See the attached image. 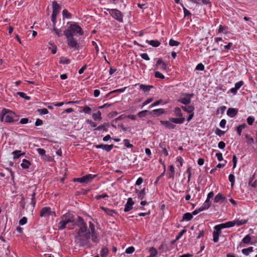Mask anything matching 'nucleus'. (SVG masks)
<instances>
[{
	"label": "nucleus",
	"instance_id": "1",
	"mask_svg": "<svg viewBox=\"0 0 257 257\" xmlns=\"http://www.w3.org/2000/svg\"><path fill=\"white\" fill-rule=\"evenodd\" d=\"M75 224L79 227V229L75 230V243L79 246L91 247L92 245L90 241V233L96 232L94 225L89 222V228L88 230L86 223L80 216L77 217Z\"/></svg>",
	"mask_w": 257,
	"mask_h": 257
},
{
	"label": "nucleus",
	"instance_id": "2",
	"mask_svg": "<svg viewBox=\"0 0 257 257\" xmlns=\"http://www.w3.org/2000/svg\"><path fill=\"white\" fill-rule=\"evenodd\" d=\"M84 32L81 27L76 23L71 24L64 32V35L72 36V37L76 34L82 36Z\"/></svg>",
	"mask_w": 257,
	"mask_h": 257
},
{
	"label": "nucleus",
	"instance_id": "3",
	"mask_svg": "<svg viewBox=\"0 0 257 257\" xmlns=\"http://www.w3.org/2000/svg\"><path fill=\"white\" fill-rule=\"evenodd\" d=\"M14 113L10 110L3 108L1 112V121H5L6 122H12L14 121L13 118V114Z\"/></svg>",
	"mask_w": 257,
	"mask_h": 257
},
{
	"label": "nucleus",
	"instance_id": "4",
	"mask_svg": "<svg viewBox=\"0 0 257 257\" xmlns=\"http://www.w3.org/2000/svg\"><path fill=\"white\" fill-rule=\"evenodd\" d=\"M107 11H108L111 16L120 23L123 22V14L122 13L118 10L117 9H106Z\"/></svg>",
	"mask_w": 257,
	"mask_h": 257
},
{
	"label": "nucleus",
	"instance_id": "5",
	"mask_svg": "<svg viewBox=\"0 0 257 257\" xmlns=\"http://www.w3.org/2000/svg\"><path fill=\"white\" fill-rule=\"evenodd\" d=\"M67 39V44L69 47L74 48V49H78L79 48V43L72 36L68 35H65Z\"/></svg>",
	"mask_w": 257,
	"mask_h": 257
},
{
	"label": "nucleus",
	"instance_id": "6",
	"mask_svg": "<svg viewBox=\"0 0 257 257\" xmlns=\"http://www.w3.org/2000/svg\"><path fill=\"white\" fill-rule=\"evenodd\" d=\"M61 218L64 219L67 223H74V225H76L75 223L76 219H75L74 216L70 213H66L63 214L61 216Z\"/></svg>",
	"mask_w": 257,
	"mask_h": 257
},
{
	"label": "nucleus",
	"instance_id": "7",
	"mask_svg": "<svg viewBox=\"0 0 257 257\" xmlns=\"http://www.w3.org/2000/svg\"><path fill=\"white\" fill-rule=\"evenodd\" d=\"M233 226H234V223H233L231 221H228L224 223L216 225L214 226V228L218 231H221L222 229L233 227Z\"/></svg>",
	"mask_w": 257,
	"mask_h": 257
},
{
	"label": "nucleus",
	"instance_id": "8",
	"mask_svg": "<svg viewBox=\"0 0 257 257\" xmlns=\"http://www.w3.org/2000/svg\"><path fill=\"white\" fill-rule=\"evenodd\" d=\"M94 147L97 149H102L107 152H109L113 148V145L111 144L110 145H108L100 144V145H94Z\"/></svg>",
	"mask_w": 257,
	"mask_h": 257
},
{
	"label": "nucleus",
	"instance_id": "9",
	"mask_svg": "<svg viewBox=\"0 0 257 257\" xmlns=\"http://www.w3.org/2000/svg\"><path fill=\"white\" fill-rule=\"evenodd\" d=\"M134 204V201L132 198H129L127 199V202L125 205L124 211L128 212L133 209V206Z\"/></svg>",
	"mask_w": 257,
	"mask_h": 257
},
{
	"label": "nucleus",
	"instance_id": "10",
	"mask_svg": "<svg viewBox=\"0 0 257 257\" xmlns=\"http://www.w3.org/2000/svg\"><path fill=\"white\" fill-rule=\"evenodd\" d=\"M165 109L163 108H159L154 109L150 112V114L154 117H156L161 115L165 113Z\"/></svg>",
	"mask_w": 257,
	"mask_h": 257
},
{
	"label": "nucleus",
	"instance_id": "11",
	"mask_svg": "<svg viewBox=\"0 0 257 257\" xmlns=\"http://www.w3.org/2000/svg\"><path fill=\"white\" fill-rule=\"evenodd\" d=\"M213 195H214V193L213 191H211L208 194L207 198L206 201H205L204 203L203 204L206 206V207H205V208H209V207L210 206L211 202L210 201V198L213 197Z\"/></svg>",
	"mask_w": 257,
	"mask_h": 257
},
{
	"label": "nucleus",
	"instance_id": "12",
	"mask_svg": "<svg viewBox=\"0 0 257 257\" xmlns=\"http://www.w3.org/2000/svg\"><path fill=\"white\" fill-rule=\"evenodd\" d=\"M238 112V109L234 108H229L227 111V114L230 117L235 116Z\"/></svg>",
	"mask_w": 257,
	"mask_h": 257
},
{
	"label": "nucleus",
	"instance_id": "13",
	"mask_svg": "<svg viewBox=\"0 0 257 257\" xmlns=\"http://www.w3.org/2000/svg\"><path fill=\"white\" fill-rule=\"evenodd\" d=\"M160 65V69L162 70H166L167 68V64L163 61L162 59H159L156 63V66Z\"/></svg>",
	"mask_w": 257,
	"mask_h": 257
},
{
	"label": "nucleus",
	"instance_id": "14",
	"mask_svg": "<svg viewBox=\"0 0 257 257\" xmlns=\"http://www.w3.org/2000/svg\"><path fill=\"white\" fill-rule=\"evenodd\" d=\"M226 200V198L224 197L222 194L218 193L217 194L214 199V202L215 203H218L219 202H224Z\"/></svg>",
	"mask_w": 257,
	"mask_h": 257
},
{
	"label": "nucleus",
	"instance_id": "15",
	"mask_svg": "<svg viewBox=\"0 0 257 257\" xmlns=\"http://www.w3.org/2000/svg\"><path fill=\"white\" fill-rule=\"evenodd\" d=\"M185 118L183 117H180L179 118H170L169 120L171 122L175 123L177 124H182L185 121Z\"/></svg>",
	"mask_w": 257,
	"mask_h": 257
},
{
	"label": "nucleus",
	"instance_id": "16",
	"mask_svg": "<svg viewBox=\"0 0 257 257\" xmlns=\"http://www.w3.org/2000/svg\"><path fill=\"white\" fill-rule=\"evenodd\" d=\"M160 122L161 124L164 125L166 127L170 129H173L176 126V125L174 124L171 123L170 121L161 120Z\"/></svg>",
	"mask_w": 257,
	"mask_h": 257
},
{
	"label": "nucleus",
	"instance_id": "17",
	"mask_svg": "<svg viewBox=\"0 0 257 257\" xmlns=\"http://www.w3.org/2000/svg\"><path fill=\"white\" fill-rule=\"evenodd\" d=\"M50 208L49 207H43L40 212V216L41 217L49 216Z\"/></svg>",
	"mask_w": 257,
	"mask_h": 257
},
{
	"label": "nucleus",
	"instance_id": "18",
	"mask_svg": "<svg viewBox=\"0 0 257 257\" xmlns=\"http://www.w3.org/2000/svg\"><path fill=\"white\" fill-rule=\"evenodd\" d=\"M158 249L161 252H166L169 250V249L166 243H163V242H162L161 243V244L159 247Z\"/></svg>",
	"mask_w": 257,
	"mask_h": 257
},
{
	"label": "nucleus",
	"instance_id": "19",
	"mask_svg": "<svg viewBox=\"0 0 257 257\" xmlns=\"http://www.w3.org/2000/svg\"><path fill=\"white\" fill-rule=\"evenodd\" d=\"M97 176L96 175L88 174L84 176L86 183L90 182L95 177Z\"/></svg>",
	"mask_w": 257,
	"mask_h": 257
},
{
	"label": "nucleus",
	"instance_id": "20",
	"mask_svg": "<svg viewBox=\"0 0 257 257\" xmlns=\"http://www.w3.org/2000/svg\"><path fill=\"white\" fill-rule=\"evenodd\" d=\"M140 88L144 92H149L151 88H153V86L152 85H146L144 84H140Z\"/></svg>",
	"mask_w": 257,
	"mask_h": 257
},
{
	"label": "nucleus",
	"instance_id": "21",
	"mask_svg": "<svg viewBox=\"0 0 257 257\" xmlns=\"http://www.w3.org/2000/svg\"><path fill=\"white\" fill-rule=\"evenodd\" d=\"M68 224L64 219L60 221L57 224V227L59 230H63L66 228V224Z\"/></svg>",
	"mask_w": 257,
	"mask_h": 257
},
{
	"label": "nucleus",
	"instance_id": "22",
	"mask_svg": "<svg viewBox=\"0 0 257 257\" xmlns=\"http://www.w3.org/2000/svg\"><path fill=\"white\" fill-rule=\"evenodd\" d=\"M193 218L192 214L190 213H186L183 215L182 221H183L184 220L189 221H190Z\"/></svg>",
	"mask_w": 257,
	"mask_h": 257
},
{
	"label": "nucleus",
	"instance_id": "23",
	"mask_svg": "<svg viewBox=\"0 0 257 257\" xmlns=\"http://www.w3.org/2000/svg\"><path fill=\"white\" fill-rule=\"evenodd\" d=\"M30 165H31V163L29 161H28L26 159H24L23 160L22 164H21V166L23 169H26L29 168Z\"/></svg>",
	"mask_w": 257,
	"mask_h": 257
},
{
	"label": "nucleus",
	"instance_id": "24",
	"mask_svg": "<svg viewBox=\"0 0 257 257\" xmlns=\"http://www.w3.org/2000/svg\"><path fill=\"white\" fill-rule=\"evenodd\" d=\"M136 192L138 193V197L139 199L142 200L145 198L146 195L145 189H143L141 191L136 190Z\"/></svg>",
	"mask_w": 257,
	"mask_h": 257
},
{
	"label": "nucleus",
	"instance_id": "25",
	"mask_svg": "<svg viewBox=\"0 0 257 257\" xmlns=\"http://www.w3.org/2000/svg\"><path fill=\"white\" fill-rule=\"evenodd\" d=\"M221 233V231H218L217 230H215L213 232V240L214 242H217L219 240V236Z\"/></svg>",
	"mask_w": 257,
	"mask_h": 257
},
{
	"label": "nucleus",
	"instance_id": "26",
	"mask_svg": "<svg viewBox=\"0 0 257 257\" xmlns=\"http://www.w3.org/2000/svg\"><path fill=\"white\" fill-rule=\"evenodd\" d=\"M178 101L179 102H180L181 103H182L184 104H185V105L190 104V102H191V100H190V98L187 97V96H185V97H183V98H180Z\"/></svg>",
	"mask_w": 257,
	"mask_h": 257
},
{
	"label": "nucleus",
	"instance_id": "27",
	"mask_svg": "<svg viewBox=\"0 0 257 257\" xmlns=\"http://www.w3.org/2000/svg\"><path fill=\"white\" fill-rule=\"evenodd\" d=\"M181 108L183 110L188 113H191L193 112V110H194V107L193 105H189L187 106H182Z\"/></svg>",
	"mask_w": 257,
	"mask_h": 257
},
{
	"label": "nucleus",
	"instance_id": "28",
	"mask_svg": "<svg viewBox=\"0 0 257 257\" xmlns=\"http://www.w3.org/2000/svg\"><path fill=\"white\" fill-rule=\"evenodd\" d=\"M150 256L151 257H156L158 254L157 250L154 247H151L149 248Z\"/></svg>",
	"mask_w": 257,
	"mask_h": 257
},
{
	"label": "nucleus",
	"instance_id": "29",
	"mask_svg": "<svg viewBox=\"0 0 257 257\" xmlns=\"http://www.w3.org/2000/svg\"><path fill=\"white\" fill-rule=\"evenodd\" d=\"M90 236L91 238V240L93 242L97 243L99 242V239L98 238V235L96 234V232L91 233Z\"/></svg>",
	"mask_w": 257,
	"mask_h": 257
},
{
	"label": "nucleus",
	"instance_id": "30",
	"mask_svg": "<svg viewBox=\"0 0 257 257\" xmlns=\"http://www.w3.org/2000/svg\"><path fill=\"white\" fill-rule=\"evenodd\" d=\"M147 42L151 46L157 47L160 45V42L158 40H147Z\"/></svg>",
	"mask_w": 257,
	"mask_h": 257
},
{
	"label": "nucleus",
	"instance_id": "31",
	"mask_svg": "<svg viewBox=\"0 0 257 257\" xmlns=\"http://www.w3.org/2000/svg\"><path fill=\"white\" fill-rule=\"evenodd\" d=\"M205 207H206V206L203 204L201 207H200L198 209H196L194 211H193L191 213L192 214V216L195 215L197 214L198 213H199L200 212L208 209V208H205Z\"/></svg>",
	"mask_w": 257,
	"mask_h": 257
},
{
	"label": "nucleus",
	"instance_id": "32",
	"mask_svg": "<svg viewBox=\"0 0 257 257\" xmlns=\"http://www.w3.org/2000/svg\"><path fill=\"white\" fill-rule=\"evenodd\" d=\"M92 117L95 120H100L102 119L101 112L100 111H98L96 113H93L92 114Z\"/></svg>",
	"mask_w": 257,
	"mask_h": 257
},
{
	"label": "nucleus",
	"instance_id": "33",
	"mask_svg": "<svg viewBox=\"0 0 257 257\" xmlns=\"http://www.w3.org/2000/svg\"><path fill=\"white\" fill-rule=\"evenodd\" d=\"M169 169L170 171L169 177L170 178H174L175 175V169L174 166L173 165H170L169 167Z\"/></svg>",
	"mask_w": 257,
	"mask_h": 257
},
{
	"label": "nucleus",
	"instance_id": "34",
	"mask_svg": "<svg viewBox=\"0 0 257 257\" xmlns=\"http://www.w3.org/2000/svg\"><path fill=\"white\" fill-rule=\"evenodd\" d=\"M174 114L179 117H183V114L180 107H176L174 110Z\"/></svg>",
	"mask_w": 257,
	"mask_h": 257
},
{
	"label": "nucleus",
	"instance_id": "35",
	"mask_svg": "<svg viewBox=\"0 0 257 257\" xmlns=\"http://www.w3.org/2000/svg\"><path fill=\"white\" fill-rule=\"evenodd\" d=\"M247 220H234V221H232L231 222L233 223H234V225H237L238 226H240V225H243L245 223H246L247 222Z\"/></svg>",
	"mask_w": 257,
	"mask_h": 257
},
{
	"label": "nucleus",
	"instance_id": "36",
	"mask_svg": "<svg viewBox=\"0 0 257 257\" xmlns=\"http://www.w3.org/2000/svg\"><path fill=\"white\" fill-rule=\"evenodd\" d=\"M52 7H53V10L55 11V12H59L61 7L59 4H57V3L55 1L53 2L52 3Z\"/></svg>",
	"mask_w": 257,
	"mask_h": 257
},
{
	"label": "nucleus",
	"instance_id": "37",
	"mask_svg": "<svg viewBox=\"0 0 257 257\" xmlns=\"http://www.w3.org/2000/svg\"><path fill=\"white\" fill-rule=\"evenodd\" d=\"M253 251V247L250 246L246 248H244L242 250V252L245 255H248L250 252Z\"/></svg>",
	"mask_w": 257,
	"mask_h": 257
},
{
	"label": "nucleus",
	"instance_id": "38",
	"mask_svg": "<svg viewBox=\"0 0 257 257\" xmlns=\"http://www.w3.org/2000/svg\"><path fill=\"white\" fill-rule=\"evenodd\" d=\"M108 252V249L106 247H103L100 251V255L101 257H106Z\"/></svg>",
	"mask_w": 257,
	"mask_h": 257
},
{
	"label": "nucleus",
	"instance_id": "39",
	"mask_svg": "<svg viewBox=\"0 0 257 257\" xmlns=\"http://www.w3.org/2000/svg\"><path fill=\"white\" fill-rule=\"evenodd\" d=\"M245 137L246 139V143L248 145H251L254 143L253 139L250 137L248 135H246Z\"/></svg>",
	"mask_w": 257,
	"mask_h": 257
},
{
	"label": "nucleus",
	"instance_id": "40",
	"mask_svg": "<svg viewBox=\"0 0 257 257\" xmlns=\"http://www.w3.org/2000/svg\"><path fill=\"white\" fill-rule=\"evenodd\" d=\"M150 111L145 110L139 112L138 114L140 117H143L146 116L147 114H150Z\"/></svg>",
	"mask_w": 257,
	"mask_h": 257
},
{
	"label": "nucleus",
	"instance_id": "41",
	"mask_svg": "<svg viewBox=\"0 0 257 257\" xmlns=\"http://www.w3.org/2000/svg\"><path fill=\"white\" fill-rule=\"evenodd\" d=\"M14 155V159H18L19 158L21 155H24V153H21V151H15L13 153Z\"/></svg>",
	"mask_w": 257,
	"mask_h": 257
},
{
	"label": "nucleus",
	"instance_id": "42",
	"mask_svg": "<svg viewBox=\"0 0 257 257\" xmlns=\"http://www.w3.org/2000/svg\"><path fill=\"white\" fill-rule=\"evenodd\" d=\"M62 15H63V18H68V19H70L71 18V14L70 13H69L68 11L66 9H64L63 11H62Z\"/></svg>",
	"mask_w": 257,
	"mask_h": 257
},
{
	"label": "nucleus",
	"instance_id": "43",
	"mask_svg": "<svg viewBox=\"0 0 257 257\" xmlns=\"http://www.w3.org/2000/svg\"><path fill=\"white\" fill-rule=\"evenodd\" d=\"M245 126H246L245 124H242L241 125H239L238 126H237L236 127V131L239 136L241 135V133L242 129L245 128Z\"/></svg>",
	"mask_w": 257,
	"mask_h": 257
},
{
	"label": "nucleus",
	"instance_id": "44",
	"mask_svg": "<svg viewBox=\"0 0 257 257\" xmlns=\"http://www.w3.org/2000/svg\"><path fill=\"white\" fill-rule=\"evenodd\" d=\"M17 94L19 95L20 97H21L27 100H30L31 98L30 96H27L26 94L24 92H18Z\"/></svg>",
	"mask_w": 257,
	"mask_h": 257
},
{
	"label": "nucleus",
	"instance_id": "45",
	"mask_svg": "<svg viewBox=\"0 0 257 257\" xmlns=\"http://www.w3.org/2000/svg\"><path fill=\"white\" fill-rule=\"evenodd\" d=\"M102 209L105 212L109 215H110V216H112L113 215V214L114 213V211L112 210H111V209H109L108 208H105V207H101Z\"/></svg>",
	"mask_w": 257,
	"mask_h": 257
},
{
	"label": "nucleus",
	"instance_id": "46",
	"mask_svg": "<svg viewBox=\"0 0 257 257\" xmlns=\"http://www.w3.org/2000/svg\"><path fill=\"white\" fill-rule=\"evenodd\" d=\"M70 60L68 59H67L64 57H62L60 58V63L63 64H68L70 63Z\"/></svg>",
	"mask_w": 257,
	"mask_h": 257
},
{
	"label": "nucleus",
	"instance_id": "47",
	"mask_svg": "<svg viewBox=\"0 0 257 257\" xmlns=\"http://www.w3.org/2000/svg\"><path fill=\"white\" fill-rule=\"evenodd\" d=\"M229 181L231 182V186L232 188L235 182V177L233 174H230L228 176Z\"/></svg>",
	"mask_w": 257,
	"mask_h": 257
},
{
	"label": "nucleus",
	"instance_id": "48",
	"mask_svg": "<svg viewBox=\"0 0 257 257\" xmlns=\"http://www.w3.org/2000/svg\"><path fill=\"white\" fill-rule=\"evenodd\" d=\"M242 241L245 244H248L251 241V238L249 235H246L242 240Z\"/></svg>",
	"mask_w": 257,
	"mask_h": 257
},
{
	"label": "nucleus",
	"instance_id": "49",
	"mask_svg": "<svg viewBox=\"0 0 257 257\" xmlns=\"http://www.w3.org/2000/svg\"><path fill=\"white\" fill-rule=\"evenodd\" d=\"M169 45L171 46H177L180 45V42L173 39L169 41Z\"/></svg>",
	"mask_w": 257,
	"mask_h": 257
},
{
	"label": "nucleus",
	"instance_id": "50",
	"mask_svg": "<svg viewBox=\"0 0 257 257\" xmlns=\"http://www.w3.org/2000/svg\"><path fill=\"white\" fill-rule=\"evenodd\" d=\"M37 111L41 115L46 114L48 113V110L45 108H42V109H38L37 110Z\"/></svg>",
	"mask_w": 257,
	"mask_h": 257
},
{
	"label": "nucleus",
	"instance_id": "51",
	"mask_svg": "<svg viewBox=\"0 0 257 257\" xmlns=\"http://www.w3.org/2000/svg\"><path fill=\"white\" fill-rule=\"evenodd\" d=\"M37 153L42 157L45 156L46 151L44 149L38 148L37 149Z\"/></svg>",
	"mask_w": 257,
	"mask_h": 257
},
{
	"label": "nucleus",
	"instance_id": "52",
	"mask_svg": "<svg viewBox=\"0 0 257 257\" xmlns=\"http://www.w3.org/2000/svg\"><path fill=\"white\" fill-rule=\"evenodd\" d=\"M155 77L163 79L165 78L164 75L159 71H156L155 72Z\"/></svg>",
	"mask_w": 257,
	"mask_h": 257
},
{
	"label": "nucleus",
	"instance_id": "53",
	"mask_svg": "<svg viewBox=\"0 0 257 257\" xmlns=\"http://www.w3.org/2000/svg\"><path fill=\"white\" fill-rule=\"evenodd\" d=\"M74 182H77L81 183H86L84 176L81 178H74L73 179Z\"/></svg>",
	"mask_w": 257,
	"mask_h": 257
},
{
	"label": "nucleus",
	"instance_id": "54",
	"mask_svg": "<svg viewBox=\"0 0 257 257\" xmlns=\"http://www.w3.org/2000/svg\"><path fill=\"white\" fill-rule=\"evenodd\" d=\"M35 192H34L31 196V203L33 205V208L35 207L36 204V200H35Z\"/></svg>",
	"mask_w": 257,
	"mask_h": 257
},
{
	"label": "nucleus",
	"instance_id": "55",
	"mask_svg": "<svg viewBox=\"0 0 257 257\" xmlns=\"http://www.w3.org/2000/svg\"><path fill=\"white\" fill-rule=\"evenodd\" d=\"M124 146L128 148L133 147V145L130 143V141L127 139H124L123 140Z\"/></svg>",
	"mask_w": 257,
	"mask_h": 257
},
{
	"label": "nucleus",
	"instance_id": "56",
	"mask_svg": "<svg viewBox=\"0 0 257 257\" xmlns=\"http://www.w3.org/2000/svg\"><path fill=\"white\" fill-rule=\"evenodd\" d=\"M107 125V124L104 123L102 125H99L95 129V130L100 131L103 130L104 131H106L107 130L106 129L105 127Z\"/></svg>",
	"mask_w": 257,
	"mask_h": 257
},
{
	"label": "nucleus",
	"instance_id": "57",
	"mask_svg": "<svg viewBox=\"0 0 257 257\" xmlns=\"http://www.w3.org/2000/svg\"><path fill=\"white\" fill-rule=\"evenodd\" d=\"M83 111L85 113L90 114L91 112V108L88 106H85L83 107Z\"/></svg>",
	"mask_w": 257,
	"mask_h": 257
},
{
	"label": "nucleus",
	"instance_id": "58",
	"mask_svg": "<svg viewBox=\"0 0 257 257\" xmlns=\"http://www.w3.org/2000/svg\"><path fill=\"white\" fill-rule=\"evenodd\" d=\"M254 121V118L252 116H248L247 118V122L248 125H251L252 124L253 121Z\"/></svg>",
	"mask_w": 257,
	"mask_h": 257
},
{
	"label": "nucleus",
	"instance_id": "59",
	"mask_svg": "<svg viewBox=\"0 0 257 257\" xmlns=\"http://www.w3.org/2000/svg\"><path fill=\"white\" fill-rule=\"evenodd\" d=\"M53 30L55 32V34L58 36L61 37L62 34H61V31L57 29L56 26L53 27Z\"/></svg>",
	"mask_w": 257,
	"mask_h": 257
},
{
	"label": "nucleus",
	"instance_id": "60",
	"mask_svg": "<svg viewBox=\"0 0 257 257\" xmlns=\"http://www.w3.org/2000/svg\"><path fill=\"white\" fill-rule=\"evenodd\" d=\"M135 251V248L133 246H130L126 248L125 252L127 254H131L134 252Z\"/></svg>",
	"mask_w": 257,
	"mask_h": 257
},
{
	"label": "nucleus",
	"instance_id": "61",
	"mask_svg": "<svg viewBox=\"0 0 257 257\" xmlns=\"http://www.w3.org/2000/svg\"><path fill=\"white\" fill-rule=\"evenodd\" d=\"M215 134L219 136V137H221V136L224 135L225 134V132L224 131H221V130L219 129V128H217L215 131Z\"/></svg>",
	"mask_w": 257,
	"mask_h": 257
},
{
	"label": "nucleus",
	"instance_id": "62",
	"mask_svg": "<svg viewBox=\"0 0 257 257\" xmlns=\"http://www.w3.org/2000/svg\"><path fill=\"white\" fill-rule=\"evenodd\" d=\"M186 232V230L185 229H183L176 236V239L179 240L182 236V235L184 234V233H185Z\"/></svg>",
	"mask_w": 257,
	"mask_h": 257
},
{
	"label": "nucleus",
	"instance_id": "63",
	"mask_svg": "<svg viewBox=\"0 0 257 257\" xmlns=\"http://www.w3.org/2000/svg\"><path fill=\"white\" fill-rule=\"evenodd\" d=\"M27 222V218L26 217H23L19 221V224L21 225H25Z\"/></svg>",
	"mask_w": 257,
	"mask_h": 257
},
{
	"label": "nucleus",
	"instance_id": "64",
	"mask_svg": "<svg viewBox=\"0 0 257 257\" xmlns=\"http://www.w3.org/2000/svg\"><path fill=\"white\" fill-rule=\"evenodd\" d=\"M243 84L242 81H240L235 84V88L238 90Z\"/></svg>",
	"mask_w": 257,
	"mask_h": 257
}]
</instances>
